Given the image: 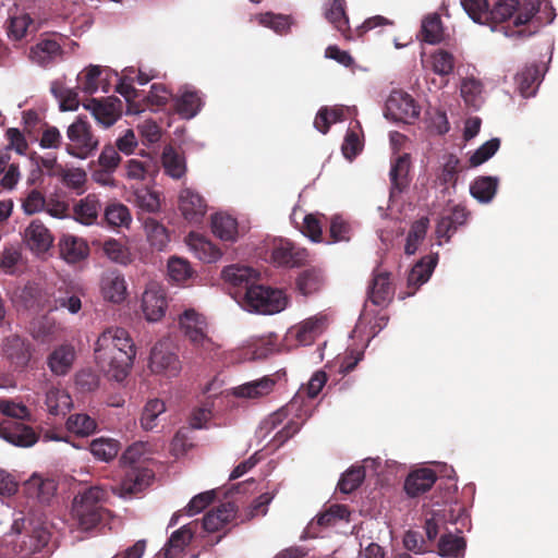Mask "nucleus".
Wrapping results in <instances>:
<instances>
[{
	"label": "nucleus",
	"instance_id": "bf43d9fd",
	"mask_svg": "<svg viewBox=\"0 0 558 558\" xmlns=\"http://www.w3.org/2000/svg\"><path fill=\"white\" fill-rule=\"evenodd\" d=\"M422 36L428 44H437L442 38V26L437 13L427 15L422 21Z\"/></svg>",
	"mask_w": 558,
	"mask_h": 558
},
{
	"label": "nucleus",
	"instance_id": "ddd939ff",
	"mask_svg": "<svg viewBox=\"0 0 558 558\" xmlns=\"http://www.w3.org/2000/svg\"><path fill=\"white\" fill-rule=\"evenodd\" d=\"M84 108L92 113L98 124L108 129L121 117L122 101L116 97H108L102 100L90 99L84 104Z\"/></svg>",
	"mask_w": 558,
	"mask_h": 558
},
{
	"label": "nucleus",
	"instance_id": "a19ab883",
	"mask_svg": "<svg viewBox=\"0 0 558 558\" xmlns=\"http://www.w3.org/2000/svg\"><path fill=\"white\" fill-rule=\"evenodd\" d=\"M193 537V531L189 524L174 531L162 548L166 558H177L189 545Z\"/></svg>",
	"mask_w": 558,
	"mask_h": 558
},
{
	"label": "nucleus",
	"instance_id": "09e8293b",
	"mask_svg": "<svg viewBox=\"0 0 558 558\" xmlns=\"http://www.w3.org/2000/svg\"><path fill=\"white\" fill-rule=\"evenodd\" d=\"M324 286V276L318 269H306L296 279V288L303 295H311L318 292Z\"/></svg>",
	"mask_w": 558,
	"mask_h": 558
},
{
	"label": "nucleus",
	"instance_id": "aec40b11",
	"mask_svg": "<svg viewBox=\"0 0 558 558\" xmlns=\"http://www.w3.org/2000/svg\"><path fill=\"white\" fill-rule=\"evenodd\" d=\"M151 475L148 470L143 468L124 469V474L118 487L113 488L120 497H128L132 494L142 492L148 484Z\"/></svg>",
	"mask_w": 558,
	"mask_h": 558
},
{
	"label": "nucleus",
	"instance_id": "79ce46f5",
	"mask_svg": "<svg viewBox=\"0 0 558 558\" xmlns=\"http://www.w3.org/2000/svg\"><path fill=\"white\" fill-rule=\"evenodd\" d=\"M497 187V177H478L471 183L470 193L480 203L488 204L495 197Z\"/></svg>",
	"mask_w": 558,
	"mask_h": 558
},
{
	"label": "nucleus",
	"instance_id": "a878e982",
	"mask_svg": "<svg viewBox=\"0 0 558 558\" xmlns=\"http://www.w3.org/2000/svg\"><path fill=\"white\" fill-rule=\"evenodd\" d=\"M75 359V350L71 344L57 347L47 357L52 374L63 376L69 373Z\"/></svg>",
	"mask_w": 558,
	"mask_h": 558
},
{
	"label": "nucleus",
	"instance_id": "774afa93",
	"mask_svg": "<svg viewBox=\"0 0 558 558\" xmlns=\"http://www.w3.org/2000/svg\"><path fill=\"white\" fill-rule=\"evenodd\" d=\"M146 452L144 442H134L123 452L120 458V464L123 469L140 468L137 464Z\"/></svg>",
	"mask_w": 558,
	"mask_h": 558
},
{
	"label": "nucleus",
	"instance_id": "49530a36",
	"mask_svg": "<svg viewBox=\"0 0 558 558\" xmlns=\"http://www.w3.org/2000/svg\"><path fill=\"white\" fill-rule=\"evenodd\" d=\"M46 405L52 415L65 414L72 408V398L64 389L50 388L46 393Z\"/></svg>",
	"mask_w": 558,
	"mask_h": 558
},
{
	"label": "nucleus",
	"instance_id": "a18cd8bd",
	"mask_svg": "<svg viewBox=\"0 0 558 558\" xmlns=\"http://www.w3.org/2000/svg\"><path fill=\"white\" fill-rule=\"evenodd\" d=\"M59 330L60 326L53 318L48 316L34 319L29 327L32 337L39 342H49L53 340Z\"/></svg>",
	"mask_w": 558,
	"mask_h": 558
},
{
	"label": "nucleus",
	"instance_id": "6ab92c4d",
	"mask_svg": "<svg viewBox=\"0 0 558 558\" xmlns=\"http://www.w3.org/2000/svg\"><path fill=\"white\" fill-rule=\"evenodd\" d=\"M326 327V317L316 315L289 329V337L301 345H310L322 335Z\"/></svg>",
	"mask_w": 558,
	"mask_h": 558
},
{
	"label": "nucleus",
	"instance_id": "052dcab7",
	"mask_svg": "<svg viewBox=\"0 0 558 558\" xmlns=\"http://www.w3.org/2000/svg\"><path fill=\"white\" fill-rule=\"evenodd\" d=\"M465 549V541L463 537L453 535V534H445L440 537L438 543V554L440 556H459Z\"/></svg>",
	"mask_w": 558,
	"mask_h": 558
},
{
	"label": "nucleus",
	"instance_id": "ea45409f",
	"mask_svg": "<svg viewBox=\"0 0 558 558\" xmlns=\"http://www.w3.org/2000/svg\"><path fill=\"white\" fill-rule=\"evenodd\" d=\"M203 106L202 98L196 90L185 88L175 99V108L183 119L194 118Z\"/></svg>",
	"mask_w": 558,
	"mask_h": 558
},
{
	"label": "nucleus",
	"instance_id": "f03ea898",
	"mask_svg": "<svg viewBox=\"0 0 558 558\" xmlns=\"http://www.w3.org/2000/svg\"><path fill=\"white\" fill-rule=\"evenodd\" d=\"M136 350L129 332L123 328L105 330L95 343V359L100 369L111 379H125L133 365Z\"/></svg>",
	"mask_w": 558,
	"mask_h": 558
},
{
	"label": "nucleus",
	"instance_id": "423d86ee",
	"mask_svg": "<svg viewBox=\"0 0 558 558\" xmlns=\"http://www.w3.org/2000/svg\"><path fill=\"white\" fill-rule=\"evenodd\" d=\"M65 137V153L80 160H86L94 156L99 147V140L85 117H77L66 128Z\"/></svg>",
	"mask_w": 558,
	"mask_h": 558
},
{
	"label": "nucleus",
	"instance_id": "2f4dec72",
	"mask_svg": "<svg viewBox=\"0 0 558 558\" xmlns=\"http://www.w3.org/2000/svg\"><path fill=\"white\" fill-rule=\"evenodd\" d=\"M410 170V156L403 154L395 159L389 172L391 181L390 199L400 194L408 186V174Z\"/></svg>",
	"mask_w": 558,
	"mask_h": 558
},
{
	"label": "nucleus",
	"instance_id": "8fccbe9b",
	"mask_svg": "<svg viewBox=\"0 0 558 558\" xmlns=\"http://www.w3.org/2000/svg\"><path fill=\"white\" fill-rule=\"evenodd\" d=\"M460 92L465 104L469 106L478 108L484 101V85L473 76L462 80Z\"/></svg>",
	"mask_w": 558,
	"mask_h": 558
},
{
	"label": "nucleus",
	"instance_id": "b1692460",
	"mask_svg": "<svg viewBox=\"0 0 558 558\" xmlns=\"http://www.w3.org/2000/svg\"><path fill=\"white\" fill-rule=\"evenodd\" d=\"M438 254L427 255L420 259L411 269L408 276V287L413 288V291L408 293V296L413 295L415 291L427 282L437 265Z\"/></svg>",
	"mask_w": 558,
	"mask_h": 558
},
{
	"label": "nucleus",
	"instance_id": "473e14b6",
	"mask_svg": "<svg viewBox=\"0 0 558 558\" xmlns=\"http://www.w3.org/2000/svg\"><path fill=\"white\" fill-rule=\"evenodd\" d=\"M392 298V289L388 272H377L374 275L368 288V299L374 305L385 306Z\"/></svg>",
	"mask_w": 558,
	"mask_h": 558
},
{
	"label": "nucleus",
	"instance_id": "1a4fd4ad",
	"mask_svg": "<svg viewBox=\"0 0 558 558\" xmlns=\"http://www.w3.org/2000/svg\"><path fill=\"white\" fill-rule=\"evenodd\" d=\"M384 114L395 122L410 123L420 114L411 95L402 90H393L386 100Z\"/></svg>",
	"mask_w": 558,
	"mask_h": 558
},
{
	"label": "nucleus",
	"instance_id": "37998d69",
	"mask_svg": "<svg viewBox=\"0 0 558 558\" xmlns=\"http://www.w3.org/2000/svg\"><path fill=\"white\" fill-rule=\"evenodd\" d=\"M25 485L28 493L43 504H48L57 489V485L53 480L43 478L36 474L33 475Z\"/></svg>",
	"mask_w": 558,
	"mask_h": 558
},
{
	"label": "nucleus",
	"instance_id": "c756f323",
	"mask_svg": "<svg viewBox=\"0 0 558 558\" xmlns=\"http://www.w3.org/2000/svg\"><path fill=\"white\" fill-rule=\"evenodd\" d=\"M436 482V474L433 470L421 469L409 474L404 482V489L411 497H416L432 488Z\"/></svg>",
	"mask_w": 558,
	"mask_h": 558
},
{
	"label": "nucleus",
	"instance_id": "7c9ffc66",
	"mask_svg": "<svg viewBox=\"0 0 558 558\" xmlns=\"http://www.w3.org/2000/svg\"><path fill=\"white\" fill-rule=\"evenodd\" d=\"M222 278L234 287H243L245 291L254 286L259 274L252 267L245 265H230L223 268Z\"/></svg>",
	"mask_w": 558,
	"mask_h": 558
},
{
	"label": "nucleus",
	"instance_id": "6e6d98bb",
	"mask_svg": "<svg viewBox=\"0 0 558 558\" xmlns=\"http://www.w3.org/2000/svg\"><path fill=\"white\" fill-rule=\"evenodd\" d=\"M66 428L78 436H89L96 430L97 423L89 415L77 413L69 416Z\"/></svg>",
	"mask_w": 558,
	"mask_h": 558
},
{
	"label": "nucleus",
	"instance_id": "f3484780",
	"mask_svg": "<svg viewBox=\"0 0 558 558\" xmlns=\"http://www.w3.org/2000/svg\"><path fill=\"white\" fill-rule=\"evenodd\" d=\"M271 258L278 266L298 267L306 260L307 252L291 241L281 239L275 242Z\"/></svg>",
	"mask_w": 558,
	"mask_h": 558
},
{
	"label": "nucleus",
	"instance_id": "39448f33",
	"mask_svg": "<svg viewBox=\"0 0 558 558\" xmlns=\"http://www.w3.org/2000/svg\"><path fill=\"white\" fill-rule=\"evenodd\" d=\"M106 496L104 488L94 486L74 498L72 514L82 530H92L104 519L106 511L102 504Z\"/></svg>",
	"mask_w": 558,
	"mask_h": 558
},
{
	"label": "nucleus",
	"instance_id": "680f3d73",
	"mask_svg": "<svg viewBox=\"0 0 558 558\" xmlns=\"http://www.w3.org/2000/svg\"><path fill=\"white\" fill-rule=\"evenodd\" d=\"M59 174L66 187L76 191L78 194L83 192L87 180L85 170L82 168L61 169Z\"/></svg>",
	"mask_w": 558,
	"mask_h": 558
},
{
	"label": "nucleus",
	"instance_id": "13d9d810",
	"mask_svg": "<svg viewBox=\"0 0 558 558\" xmlns=\"http://www.w3.org/2000/svg\"><path fill=\"white\" fill-rule=\"evenodd\" d=\"M105 219L112 227H129L132 216L125 205L113 203L106 207Z\"/></svg>",
	"mask_w": 558,
	"mask_h": 558
},
{
	"label": "nucleus",
	"instance_id": "0eeeda50",
	"mask_svg": "<svg viewBox=\"0 0 558 558\" xmlns=\"http://www.w3.org/2000/svg\"><path fill=\"white\" fill-rule=\"evenodd\" d=\"M294 404H290L289 408H282L268 417H266L259 425L256 434L262 440L266 439L271 432L279 428L272 436L270 441L276 442V447L283 445L288 439L295 435L303 425L304 421L300 420H287V413L289 409H292Z\"/></svg>",
	"mask_w": 558,
	"mask_h": 558
},
{
	"label": "nucleus",
	"instance_id": "a211bd4d",
	"mask_svg": "<svg viewBox=\"0 0 558 558\" xmlns=\"http://www.w3.org/2000/svg\"><path fill=\"white\" fill-rule=\"evenodd\" d=\"M1 352L20 367H25L32 359V345L17 335L8 336L2 340Z\"/></svg>",
	"mask_w": 558,
	"mask_h": 558
},
{
	"label": "nucleus",
	"instance_id": "f257e3e1",
	"mask_svg": "<svg viewBox=\"0 0 558 558\" xmlns=\"http://www.w3.org/2000/svg\"><path fill=\"white\" fill-rule=\"evenodd\" d=\"M468 15L478 24H487L492 31L501 32L506 37L514 40H525L534 35L542 26L536 13L550 9L551 23L555 13L547 0H498L492 10L487 0H460Z\"/></svg>",
	"mask_w": 558,
	"mask_h": 558
},
{
	"label": "nucleus",
	"instance_id": "c9c22d12",
	"mask_svg": "<svg viewBox=\"0 0 558 558\" xmlns=\"http://www.w3.org/2000/svg\"><path fill=\"white\" fill-rule=\"evenodd\" d=\"M143 225L149 245L158 252L165 251L170 242L167 228L161 222L150 217L146 218Z\"/></svg>",
	"mask_w": 558,
	"mask_h": 558
},
{
	"label": "nucleus",
	"instance_id": "393cba45",
	"mask_svg": "<svg viewBox=\"0 0 558 558\" xmlns=\"http://www.w3.org/2000/svg\"><path fill=\"white\" fill-rule=\"evenodd\" d=\"M101 293L105 300L111 303H122L128 294L123 275L117 271L106 274L101 279Z\"/></svg>",
	"mask_w": 558,
	"mask_h": 558
},
{
	"label": "nucleus",
	"instance_id": "69168bd1",
	"mask_svg": "<svg viewBox=\"0 0 558 558\" xmlns=\"http://www.w3.org/2000/svg\"><path fill=\"white\" fill-rule=\"evenodd\" d=\"M168 275L174 282H184L192 276L190 263L181 257H171L168 260Z\"/></svg>",
	"mask_w": 558,
	"mask_h": 558
},
{
	"label": "nucleus",
	"instance_id": "412c9836",
	"mask_svg": "<svg viewBox=\"0 0 558 558\" xmlns=\"http://www.w3.org/2000/svg\"><path fill=\"white\" fill-rule=\"evenodd\" d=\"M58 245L61 258L68 264L80 263L89 255L87 242L83 238L73 234H63Z\"/></svg>",
	"mask_w": 558,
	"mask_h": 558
},
{
	"label": "nucleus",
	"instance_id": "c85d7f7f",
	"mask_svg": "<svg viewBox=\"0 0 558 558\" xmlns=\"http://www.w3.org/2000/svg\"><path fill=\"white\" fill-rule=\"evenodd\" d=\"M186 244L194 255L204 263H215L221 257V252L204 236L191 232L186 236Z\"/></svg>",
	"mask_w": 558,
	"mask_h": 558
},
{
	"label": "nucleus",
	"instance_id": "f704fd0d",
	"mask_svg": "<svg viewBox=\"0 0 558 558\" xmlns=\"http://www.w3.org/2000/svg\"><path fill=\"white\" fill-rule=\"evenodd\" d=\"M61 52V47L56 40L44 39L31 48L29 59L40 66H47L59 57Z\"/></svg>",
	"mask_w": 558,
	"mask_h": 558
},
{
	"label": "nucleus",
	"instance_id": "6e6552de",
	"mask_svg": "<svg viewBox=\"0 0 558 558\" xmlns=\"http://www.w3.org/2000/svg\"><path fill=\"white\" fill-rule=\"evenodd\" d=\"M121 160L117 148L111 144H106L98 158L89 163L92 180L101 186L116 187L114 172Z\"/></svg>",
	"mask_w": 558,
	"mask_h": 558
},
{
	"label": "nucleus",
	"instance_id": "bb28decb",
	"mask_svg": "<svg viewBox=\"0 0 558 558\" xmlns=\"http://www.w3.org/2000/svg\"><path fill=\"white\" fill-rule=\"evenodd\" d=\"M468 219V213L461 206H453L449 213H445L436 226V234L438 238H445L449 241L457 229L464 225Z\"/></svg>",
	"mask_w": 558,
	"mask_h": 558
},
{
	"label": "nucleus",
	"instance_id": "603ef678",
	"mask_svg": "<svg viewBox=\"0 0 558 558\" xmlns=\"http://www.w3.org/2000/svg\"><path fill=\"white\" fill-rule=\"evenodd\" d=\"M89 450L97 460L109 462L117 457L120 444L116 439L100 437L90 442Z\"/></svg>",
	"mask_w": 558,
	"mask_h": 558
},
{
	"label": "nucleus",
	"instance_id": "20e7f679",
	"mask_svg": "<svg viewBox=\"0 0 558 558\" xmlns=\"http://www.w3.org/2000/svg\"><path fill=\"white\" fill-rule=\"evenodd\" d=\"M238 303L247 312L272 315L286 308L288 299L280 289L254 284L247 288Z\"/></svg>",
	"mask_w": 558,
	"mask_h": 558
},
{
	"label": "nucleus",
	"instance_id": "9b49d317",
	"mask_svg": "<svg viewBox=\"0 0 558 558\" xmlns=\"http://www.w3.org/2000/svg\"><path fill=\"white\" fill-rule=\"evenodd\" d=\"M149 367L154 373L168 377H174L180 373L181 362L169 340H160L154 345L150 352Z\"/></svg>",
	"mask_w": 558,
	"mask_h": 558
},
{
	"label": "nucleus",
	"instance_id": "de8ad7c7",
	"mask_svg": "<svg viewBox=\"0 0 558 558\" xmlns=\"http://www.w3.org/2000/svg\"><path fill=\"white\" fill-rule=\"evenodd\" d=\"M211 229L216 236L222 241H234L238 235V223L234 218L223 214H216L211 218Z\"/></svg>",
	"mask_w": 558,
	"mask_h": 558
},
{
	"label": "nucleus",
	"instance_id": "72a5a7b5",
	"mask_svg": "<svg viewBox=\"0 0 558 558\" xmlns=\"http://www.w3.org/2000/svg\"><path fill=\"white\" fill-rule=\"evenodd\" d=\"M378 463L379 462L375 459H365L364 465L351 466L339 480L338 487L340 492L343 494H350L355 490L365 477V470L371 466L376 469Z\"/></svg>",
	"mask_w": 558,
	"mask_h": 558
},
{
	"label": "nucleus",
	"instance_id": "2eb2a0df",
	"mask_svg": "<svg viewBox=\"0 0 558 558\" xmlns=\"http://www.w3.org/2000/svg\"><path fill=\"white\" fill-rule=\"evenodd\" d=\"M0 438L22 448L32 447L38 440L34 429L20 422H3L0 425Z\"/></svg>",
	"mask_w": 558,
	"mask_h": 558
},
{
	"label": "nucleus",
	"instance_id": "4c0bfd02",
	"mask_svg": "<svg viewBox=\"0 0 558 558\" xmlns=\"http://www.w3.org/2000/svg\"><path fill=\"white\" fill-rule=\"evenodd\" d=\"M167 407L163 400L158 398L149 399L143 407L140 424L141 427L146 432L154 430L158 424L160 416L165 414Z\"/></svg>",
	"mask_w": 558,
	"mask_h": 558
},
{
	"label": "nucleus",
	"instance_id": "3c124183",
	"mask_svg": "<svg viewBox=\"0 0 558 558\" xmlns=\"http://www.w3.org/2000/svg\"><path fill=\"white\" fill-rule=\"evenodd\" d=\"M161 159L165 172L172 179L178 180L185 174V160L171 146L165 147Z\"/></svg>",
	"mask_w": 558,
	"mask_h": 558
},
{
	"label": "nucleus",
	"instance_id": "5701e85b",
	"mask_svg": "<svg viewBox=\"0 0 558 558\" xmlns=\"http://www.w3.org/2000/svg\"><path fill=\"white\" fill-rule=\"evenodd\" d=\"M275 379L264 376L259 379L247 381L231 389L235 398L255 400L269 395L275 387Z\"/></svg>",
	"mask_w": 558,
	"mask_h": 558
},
{
	"label": "nucleus",
	"instance_id": "864d4df0",
	"mask_svg": "<svg viewBox=\"0 0 558 558\" xmlns=\"http://www.w3.org/2000/svg\"><path fill=\"white\" fill-rule=\"evenodd\" d=\"M51 93L58 99L61 111H74L78 108L77 93L73 88L57 81L51 84Z\"/></svg>",
	"mask_w": 558,
	"mask_h": 558
},
{
	"label": "nucleus",
	"instance_id": "0e129e2a",
	"mask_svg": "<svg viewBox=\"0 0 558 558\" xmlns=\"http://www.w3.org/2000/svg\"><path fill=\"white\" fill-rule=\"evenodd\" d=\"M459 159L454 155L444 157V163L437 174V180L441 185H454L459 172Z\"/></svg>",
	"mask_w": 558,
	"mask_h": 558
},
{
	"label": "nucleus",
	"instance_id": "5fc2aeb1",
	"mask_svg": "<svg viewBox=\"0 0 558 558\" xmlns=\"http://www.w3.org/2000/svg\"><path fill=\"white\" fill-rule=\"evenodd\" d=\"M255 20L258 22V24L272 29L275 33L279 35L288 33L292 24L290 16L275 14L271 12L257 14L255 15Z\"/></svg>",
	"mask_w": 558,
	"mask_h": 558
},
{
	"label": "nucleus",
	"instance_id": "dca6fc26",
	"mask_svg": "<svg viewBox=\"0 0 558 558\" xmlns=\"http://www.w3.org/2000/svg\"><path fill=\"white\" fill-rule=\"evenodd\" d=\"M142 158H131L125 162V177L129 180L143 182L154 180L159 173L158 160L150 154L143 153Z\"/></svg>",
	"mask_w": 558,
	"mask_h": 558
},
{
	"label": "nucleus",
	"instance_id": "4468645a",
	"mask_svg": "<svg viewBox=\"0 0 558 558\" xmlns=\"http://www.w3.org/2000/svg\"><path fill=\"white\" fill-rule=\"evenodd\" d=\"M25 245L35 254L46 253L53 243L50 230L38 219H34L23 232Z\"/></svg>",
	"mask_w": 558,
	"mask_h": 558
},
{
	"label": "nucleus",
	"instance_id": "4be33fe9",
	"mask_svg": "<svg viewBox=\"0 0 558 558\" xmlns=\"http://www.w3.org/2000/svg\"><path fill=\"white\" fill-rule=\"evenodd\" d=\"M179 208L185 219L196 222L206 214L207 205L198 193L186 187L180 192Z\"/></svg>",
	"mask_w": 558,
	"mask_h": 558
},
{
	"label": "nucleus",
	"instance_id": "cd10ccee",
	"mask_svg": "<svg viewBox=\"0 0 558 558\" xmlns=\"http://www.w3.org/2000/svg\"><path fill=\"white\" fill-rule=\"evenodd\" d=\"M100 210L101 204L99 198L95 194H88L74 205L73 215L80 223L92 226L96 223Z\"/></svg>",
	"mask_w": 558,
	"mask_h": 558
},
{
	"label": "nucleus",
	"instance_id": "338daca9",
	"mask_svg": "<svg viewBox=\"0 0 558 558\" xmlns=\"http://www.w3.org/2000/svg\"><path fill=\"white\" fill-rule=\"evenodd\" d=\"M500 140L498 137H494L483 145H481L470 157V165L472 167L481 166L490 159L499 149Z\"/></svg>",
	"mask_w": 558,
	"mask_h": 558
},
{
	"label": "nucleus",
	"instance_id": "e433bc0d",
	"mask_svg": "<svg viewBox=\"0 0 558 558\" xmlns=\"http://www.w3.org/2000/svg\"><path fill=\"white\" fill-rule=\"evenodd\" d=\"M235 515L232 502H225L216 510L209 511L203 518V526L207 532H216L230 522Z\"/></svg>",
	"mask_w": 558,
	"mask_h": 558
},
{
	"label": "nucleus",
	"instance_id": "c03bdc74",
	"mask_svg": "<svg viewBox=\"0 0 558 558\" xmlns=\"http://www.w3.org/2000/svg\"><path fill=\"white\" fill-rule=\"evenodd\" d=\"M102 252L114 264L128 266L133 260L129 246L117 239H108L102 243Z\"/></svg>",
	"mask_w": 558,
	"mask_h": 558
},
{
	"label": "nucleus",
	"instance_id": "58836bf2",
	"mask_svg": "<svg viewBox=\"0 0 558 558\" xmlns=\"http://www.w3.org/2000/svg\"><path fill=\"white\" fill-rule=\"evenodd\" d=\"M542 80L543 74L535 64L524 68L515 76L518 89L523 97L534 96Z\"/></svg>",
	"mask_w": 558,
	"mask_h": 558
},
{
	"label": "nucleus",
	"instance_id": "f8f14e48",
	"mask_svg": "<svg viewBox=\"0 0 558 558\" xmlns=\"http://www.w3.org/2000/svg\"><path fill=\"white\" fill-rule=\"evenodd\" d=\"M142 311L148 322L156 323L160 320L167 310L166 292L161 283L149 281L142 294Z\"/></svg>",
	"mask_w": 558,
	"mask_h": 558
},
{
	"label": "nucleus",
	"instance_id": "7ed1b4c3",
	"mask_svg": "<svg viewBox=\"0 0 558 558\" xmlns=\"http://www.w3.org/2000/svg\"><path fill=\"white\" fill-rule=\"evenodd\" d=\"M7 537L13 545L14 551L36 553L48 544L50 532L45 523L26 518L19 512L13 519Z\"/></svg>",
	"mask_w": 558,
	"mask_h": 558
},
{
	"label": "nucleus",
	"instance_id": "4d7b16f0",
	"mask_svg": "<svg viewBox=\"0 0 558 558\" xmlns=\"http://www.w3.org/2000/svg\"><path fill=\"white\" fill-rule=\"evenodd\" d=\"M344 0H331L325 10V17L342 34L348 31L349 20L344 11Z\"/></svg>",
	"mask_w": 558,
	"mask_h": 558
},
{
	"label": "nucleus",
	"instance_id": "e2e57ef3",
	"mask_svg": "<svg viewBox=\"0 0 558 558\" xmlns=\"http://www.w3.org/2000/svg\"><path fill=\"white\" fill-rule=\"evenodd\" d=\"M433 71L438 75H449L454 69V57L452 53L439 49L430 56Z\"/></svg>",
	"mask_w": 558,
	"mask_h": 558
},
{
	"label": "nucleus",
	"instance_id": "9d476101",
	"mask_svg": "<svg viewBox=\"0 0 558 558\" xmlns=\"http://www.w3.org/2000/svg\"><path fill=\"white\" fill-rule=\"evenodd\" d=\"M179 326L184 336L197 348L210 350L213 342L207 337L205 317L193 308L185 310L179 316Z\"/></svg>",
	"mask_w": 558,
	"mask_h": 558
}]
</instances>
